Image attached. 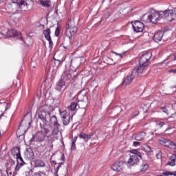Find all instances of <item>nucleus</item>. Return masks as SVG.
Listing matches in <instances>:
<instances>
[{"label": "nucleus", "mask_w": 176, "mask_h": 176, "mask_svg": "<svg viewBox=\"0 0 176 176\" xmlns=\"http://www.w3.org/2000/svg\"><path fill=\"white\" fill-rule=\"evenodd\" d=\"M89 169H90V165L87 164L85 166L84 171H85L86 173L87 174V173H89Z\"/></svg>", "instance_id": "72a5a7b5"}, {"label": "nucleus", "mask_w": 176, "mask_h": 176, "mask_svg": "<svg viewBox=\"0 0 176 176\" xmlns=\"http://www.w3.org/2000/svg\"><path fill=\"white\" fill-rule=\"evenodd\" d=\"M52 162V163L53 164H54L55 166L57 164V163H56V161H51Z\"/></svg>", "instance_id": "de8ad7c7"}, {"label": "nucleus", "mask_w": 176, "mask_h": 176, "mask_svg": "<svg viewBox=\"0 0 176 176\" xmlns=\"http://www.w3.org/2000/svg\"><path fill=\"white\" fill-rule=\"evenodd\" d=\"M151 57L152 53L151 52L143 54L139 60L140 65L148 67L149 65V60H151Z\"/></svg>", "instance_id": "0eeeda50"}, {"label": "nucleus", "mask_w": 176, "mask_h": 176, "mask_svg": "<svg viewBox=\"0 0 176 176\" xmlns=\"http://www.w3.org/2000/svg\"><path fill=\"white\" fill-rule=\"evenodd\" d=\"M176 164V154H173L170 157V161L167 162V166H175ZM163 175L168 176V175H174L176 176V171L173 173L170 172H164Z\"/></svg>", "instance_id": "1a4fd4ad"}, {"label": "nucleus", "mask_w": 176, "mask_h": 176, "mask_svg": "<svg viewBox=\"0 0 176 176\" xmlns=\"http://www.w3.org/2000/svg\"><path fill=\"white\" fill-rule=\"evenodd\" d=\"M20 126H21V125H19V128H18V130H17V131H16L17 134H19V133H20Z\"/></svg>", "instance_id": "a18cd8bd"}, {"label": "nucleus", "mask_w": 176, "mask_h": 176, "mask_svg": "<svg viewBox=\"0 0 176 176\" xmlns=\"http://www.w3.org/2000/svg\"><path fill=\"white\" fill-rule=\"evenodd\" d=\"M79 138H80L81 140H83L85 142H87L89 141V140L91 139V135L86 134V133L82 132L79 135Z\"/></svg>", "instance_id": "6ab92c4d"}, {"label": "nucleus", "mask_w": 176, "mask_h": 176, "mask_svg": "<svg viewBox=\"0 0 176 176\" xmlns=\"http://www.w3.org/2000/svg\"><path fill=\"white\" fill-rule=\"evenodd\" d=\"M146 135V133L144 132H140V133H138L135 136V140L136 141H142Z\"/></svg>", "instance_id": "393cba45"}, {"label": "nucleus", "mask_w": 176, "mask_h": 176, "mask_svg": "<svg viewBox=\"0 0 176 176\" xmlns=\"http://www.w3.org/2000/svg\"><path fill=\"white\" fill-rule=\"evenodd\" d=\"M55 36H60V28L57 27L55 30Z\"/></svg>", "instance_id": "473e14b6"}, {"label": "nucleus", "mask_w": 176, "mask_h": 176, "mask_svg": "<svg viewBox=\"0 0 176 176\" xmlns=\"http://www.w3.org/2000/svg\"><path fill=\"white\" fill-rule=\"evenodd\" d=\"M54 60H56V61H58L59 63H60V60H56V58H54Z\"/></svg>", "instance_id": "603ef678"}, {"label": "nucleus", "mask_w": 176, "mask_h": 176, "mask_svg": "<svg viewBox=\"0 0 176 176\" xmlns=\"http://www.w3.org/2000/svg\"><path fill=\"white\" fill-rule=\"evenodd\" d=\"M49 148H53V143L52 142H49Z\"/></svg>", "instance_id": "c03bdc74"}, {"label": "nucleus", "mask_w": 176, "mask_h": 176, "mask_svg": "<svg viewBox=\"0 0 176 176\" xmlns=\"http://www.w3.org/2000/svg\"><path fill=\"white\" fill-rule=\"evenodd\" d=\"M77 107H78V102H73L70 104V105H69L67 107V108H68L69 111H75V109H76Z\"/></svg>", "instance_id": "bb28decb"}, {"label": "nucleus", "mask_w": 176, "mask_h": 176, "mask_svg": "<svg viewBox=\"0 0 176 176\" xmlns=\"http://www.w3.org/2000/svg\"><path fill=\"white\" fill-rule=\"evenodd\" d=\"M65 86V81L62 78L57 82L56 83V88L58 90H60L62 87Z\"/></svg>", "instance_id": "5701e85b"}, {"label": "nucleus", "mask_w": 176, "mask_h": 176, "mask_svg": "<svg viewBox=\"0 0 176 176\" xmlns=\"http://www.w3.org/2000/svg\"><path fill=\"white\" fill-rule=\"evenodd\" d=\"M164 124H167V120L166 119H160L155 121V125L157 127L162 129L164 126Z\"/></svg>", "instance_id": "aec40b11"}, {"label": "nucleus", "mask_w": 176, "mask_h": 176, "mask_svg": "<svg viewBox=\"0 0 176 176\" xmlns=\"http://www.w3.org/2000/svg\"><path fill=\"white\" fill-rule=\"evenodd\" d=\"M60 115L62 118L63 126H68L71 123V115L67 110L60 111Z\"/></svg>", "instance_id": "6e6552de"}, {"label": "nucleus", "mask_w": 176, "mask_h": 176, "mask_svg": "<svg viewBox=\"0 0 176 176\" xmlns=\"http://www.w3.org/2000/svg\"><path fill=\"white\" fill-rule=\"evenodd\" d=\"M50 133V130L47 128H43L41 131L37 132L34 136L32 137L31 141H36V142H43L45 138L47 137V134Z\"/></svg>", "instance_id": "7ed1b4c3"}, {"label": "nucleus", "mask_w": 176, "mask_h": 176, "mask_svg": "<svg viewBox=\"0 0 176 176\" xmlns=\"http://www.w3.org/2000/svg\"><path fill=\"white\" fill-rule=\"evenodd\" d=\"M138 113H140V111H138V114L135 115V116H137L138 115Z\"/></svg>", "instance_id": "5fc2aeb1"}, {"label": "nucleus", "mask_w": 176, "mask_h": 176, "mask_svg": "<svg viewBox=\"0 0 176 176\" xmlns=\"http://www.w3.org/2000/svg\"><path fill=\"white\" fill-rule=\"evenodd\" d=\"M160 16L162 19H167V17H173L174 16V10H166L165 11H160Z\"/></svg>", "instance_id": "2eb2a0df"}, {"label": "nucleus", "mask_w": 176, "mask_h": 176, "mask_svg": "<svg viewBox=\"0 0 176 176\" xmlns=\"http://www.w3.org/2000/svg\"><path fill=\"white\" fill-rule=\"evenodd\" d=\"M76 140H78V136H76L72 139V142H76Z\"/></svg>", "instance_id": "79ce46f5"}, {"label": "nucleus", "mask_w": 176, "mask_h": 176, "mask_svg": "<svg viewBox=\"0 0 176 176\" xmlns=\"http://www.w3.org/2000/svg\"><path fill=\"white\" fill-rule=\"evenodd\" d=\"M141 146V142H133V146Z\"/></svg>", "instance_id": "e433bc0d"}, {"label": "nucleus", "mask_w": 176, "mask_h": 176, "mask_svg": "<svg viewBox=\"0 0 176 176\" xmlns=\"http://www.w3.org/2000/svg\"><path fill=\"white\" fill-rule=\"evenodd\" d=\"M0 137H1V132H0Z\"/></svg>", "instance_id": "13d9d810"}, {"label": "nucleus", "mask_w": 176, "mask_h": 176, "mask_svg": "<svg viewBox=\"0 0 176 176\" xmlns=\"http://www.w3.org/2000/svg\"><path fill=\"white\" fill-rule=\"evenodd\" d=\"M12 2L19 5V8H23V6H25V1L24 0H12Z\"/></svg>", "instance_id": "cd10ccee"}, {"label": "nucleus", "mask_w": 176, "mask_h": 176, "mask_svg": "<svg viewBox=\"0 0 176 176\" xmlns=\"http://www.w3.org/2000/svg\"><path fill=\"white\" fill-rule=\"evenodd\" d=\"M110 65H113V64H112V63H109Z\"/></svg>", "instance_id": "4d7b16f0"}, {"label": "nucleus", "mask_w": 176, "mask_h": 176, "mask_svg": "<svg viewBox=\"0 0 176 176\" xmlns=\"http://www.w3.org/2000/svg\"><path fill=\"white\" fill-rule=\"evenodd\" d=\"M132 26L135 32H142V31H144V23L140 21H135L134 22H132Z\"/></svg>", "instance_id": "ddd939ff"}, {"label": "nucleus", "mask_w": 176, "mask_h": 176, "mask_svg": "<svg viewBox=\"0 0 176 176\" xmlns=\"http://www.w3.org/2000/svg\"><path fill=\"white\" fill-rule=\"evenodd\" d=\"M28 125H29V126H31V122H28Z\"/></svg>", "instance_id": "8fccbe9b"}, {"label": "nucleus", "mask_w": 176, "mask_h": 176, "mask_svg": "<svg viewBox=\"0 0 176 176\" xmlns=\"http://www.w3.org/2000/svg\"><path fill=\"white\" fill-rule=\"evenodd\" d=\"M7 36H8V38H17L18 39H20V41L24 42V38H23L21 32H17V30L13 29L7 32Z\"/></svg>", "instance_id": "f8f14e48"}, {"label": "nucleus", "mask_w": 176, "mask_h": 176, "mask_svg": "<svg viewBox=\"0 0 176 176\" xmlns=\"http://www.w3.org/2000/svg\"><path fill=\"white\" fill-rule=\"evenodd\" d=\"M135 78V75L133 74V72L131 75H128L123 80L122 85H130L133 82V80Z\"/></svg>", "instance_id": "a211bd4d"}, {"label": "nucleus", "mask_w": 176, "mask_h": 176, "mask_svg": "<svg viewBox=\"0 0 176 176\" xmlns=\"http://www.w3.org/2000/svg\"><path fill=\"white\" fill-rule=\"evenodd\" d=\"M163 35H164V31H158L153 36V41L155 42H160L162 39H163Z\"/></svg>", "instance_id": "f3484780"}, {"label": "nucleus", "mask_w": 176, "mask_h": 176, "mask_svg": "<svg viewBox=\"0 0 176 176\" xmlns=\"http://www.w3.org/2000/svg\"><path fill=\"white\" fill-rule=\"evenodd\" d=\"M124 167V162L123 161H118L116 162L111 166L112 170L113 171H122L123 170V168Z\"/></svg>", "instance_id": "4468645a"}, {"label": "nucleus", "mask_w": 176, "mask_h": 176, "mask_svg": "<svg viewBox=\"0 0 176 176\" xmlns=\"http://www.w3.org/2000/svg\"><path fill=\"white\" fill-rule=\"evenodd\" d=\"M40 4L45 8H50V1L49 0H40Z\"/></svg>", "instance_id": "c756f323"}, {"label": "nucleus", "mask_w": 176, "mask_h": 176, "mask_svg": "<svg viewBox=\"0 0 176 176\" xmlns=\"http://www.w3.org/2000/svg\"><path fill=\"white\" fill-rule=\"evenodd\" d=\"M53 111V107L49 104L41 106L38 109V118L43 122V126L46 125L47 117L50 116V112Z\"/></svg>", "instance_id": "f257e3e1"}, {"label": "nucleus", "mask_w": 176, "mask_h": 176, "mask_svg": "<svg viewBox=\"0 0 176 176\" xmlns=\"http://www.w3.org/2000/svg\"><path fill=\"white\" fill-rule=\"evenodd\" d=\"M72 78V75L68 71H65L61 76V78L65 82L66 80H69Z\"/></svg>", "instance_id": "412c9836"}, {"label": "nucleus", "mask_w": 176, "mask_h": 176, "mask_svg": "<svg viewBox=\"0 0 176 176\" xmlns=\"http://www.w3.org/2000/svg\"><path fill=\"white\" fill-rule=\"evenodd\" d=\"M113 53H114V54H116V56H117L119 58V60H121L122 58V54H118L115 52H113Z\"/></svg>", "instance_id": "c9c22d12"}, {"label": "nucleus", "mask_w": 176, "mask_h": 176, "mask_svg": "<svg viewBox=\"0 0 176 176\" xmlns=\"http://www.w3.org/2000/svg\"><path fill=\"white\" fill-rule=\"evenodd\" d=\"M0 39H2L3 38H5V34L0 33Z\"/></svg>", "instance_id": "37998d69"}, {"label": "nucleus", "mask_w": 176, "mask_h": 176, "mask_svg": "<svg viewBox=\"0 0 176 176\" xmlns=\"http://www.w3.org/2000/svg\"><path fill=\"white\" fill-rule=\"evenodd\" d=\"M23 122H24V120H23L21 121V124L23 123Z\"/></svg>", "instance_id": "6e6d98bb"}, {"label": "nucleus", "mask_w": 176, "mask_h": 176, "mask_svg": "<svg viewBox=\"0 0 176 176\" xmlns=\"http://www.w3.org/2000/svg\"><path fill=\"white\" fill-rule=\"evenodd\" d=\"M149 168V165L147 163H143L140 166V171L144 172L146 171Z\"/></svg>", "instance_id": "7c9ffc66"}, {"label": "nucleus", "mask_w": 176, "mask_h": 176, "mask_svg": "<svg viewBox=\"0 0 176 176\" xmlns=\"http://www.w3.org/2000/svg\"><path fill=\"white\" fill-rule=\"evenodd\" d=\"M25 164V163L24 162V160H23V158H19V160H17V164L15 167V170L19 171L20 168L24 166Z\"/></svg>", "instance_id": "4be33fe9"}, {"label": "nucleus", "mask_w": 176, "mask_h": 176, "mask_svg": "<svg viewBox=\"0 0 176 176\" xmlns=\"http://www.w3.org/2000/svg\"><path fill=\"white\" fill-rule=\"evenodd\" d=\"M47 41H48L50 46H53V41H52V37L50 38H47Z\"/></svg>", "instance_id": "4c0bfd02"}, {"label": "nucleus", "mask_w": 176, "mask_h": 176, "mask_svg": "<svg viewBox=\"0 0 176 176\" xmlns=\"http://www.w3.org/2000/svg\"><path fill=\"white\" fill-rule=\"evenodd\" d=\"M67 37L71 39L73 35L78 32V28L75 26V23L69 20L66 25Z\"/></svg>", "instance_id": "39448f33"}, {"label": "nucleus", "mask_w": 176, "mask_h": 176, "mask_svg": "<svg viewBox=\"0 0 176 176\" xmlns=\"http://www.w3.org/2000/svg\"><path fill=\"white\" fill-rule=\"evenodd\" d=\"M50 28H47L45 30L43 31V35L45 38V39H50V38H52L50 36Z\"/></svg>", "instance_id": "c85d7f7f"}, {"label": "nucleus", "mask_w": 176, "mask_h": 176, "mask_svg": "<svg viewBox=\"0 0 176 176\" xmlns=\"http://www.w3.org/2000/svg\"><path fill=\"white\" fill-rule=\"evenodd\" d=\"M21 41H22V44H23V43H25V41H24V40H23H23H21Z\"/></svg>", "instance_id": "3c124183"}, {"label": "nucleus", "mask_w": 176, "mask_h": 176, "mask_svg": "<svg viewBox=\"0 0 176 176\" xmlns=\"http://www.w3.org/2000/svg\"><path fill=\"white\" fill-rule=\"evenodd\" d=\"M168 72H169V73H171V72H172V73H173V74H176V69H170V70L168 71Z\"/></svg>", "instance_id": "a19ab883"}, {"label": "nucleus", "mask_w": 176, "mask_h": 176, "mask_svg": "<svg viewBox=\"0 0 176 176\" xmlns=\"http://www.w3.org/2000/svg\"><path fill=\"white\" fill-rule=\"evenodd\" d=\"M147 148H148V152H152V149L151 148V146H148Z\"/></svg>", "instance_id": "49530a36"}, {"label": "nucleus", "mask_w": 176, "mask_h": 176, "mask_svg": "<svg viewBox=\"0 0 176 176\" xmlns=\"http://www.w3.org/2000/svg\"><path fill=\"white\" fill-rule=\"evenodd\" d=\"M12 155H13L14 157H15L17 160H20L21 157V153H20V147L15 146L11 151Z\"/></svg>", "instance_id": "dca6fc26"}, {"label": "nucleus", "mask_w": 176, "mask_h": 176, "mask_svg": "<svg viewBox=\"0 0 176 176\" xmlns=\"http://www.w3.org/2000/svg\"><path fill=\"white\" fill-rule=\"evenodd\" d=\"M64 164V163L63 162H60V163H58V166L56 167L55 166V168H56V173H58V170H60V168Z\"/></svg>", "instance_id": "2f4dec72"}, {"label": "nucleus", "mask_w": 176, "mask_h": 176, "mask_svg": "<svg viewBox=\"0 0 176 176\" xmlns=\"http://www.w3.org/2000/svg\"><path fill=\"white\" fill-rule=\"evenodd\" d=\"M162 112H164V113H167L168 112V110H167V109H166V107H162L161 108Z\"/></svg>", "instance_id": "58836bf2"}, {"label": "nucleus", "mask_w": 176, "mask_h": 176, "mask_svg": "<svg viewBox=\"0 0 176 176\" xmlns=\"http://www.w3.org/2000/svg\"><path fill=\"white\" fill-rule=\"evenodd\" d=\"M49 126L52 130L51 135H58V133H60V126L61 125L58 123V120L56 116L50 117Z\"/></svg>", "instance_id": "f03ea898"}, {"label": "nucleus", "mask_w": 176, "mask_h": 176, "mask_svg": "<svg viewBox=\"0 0 176 176\" xmlns=\"http://www.w3.org/2000/svg\"><path fill=\"white\" fill-rule=\"evenodd\" d=\"M25 156H27L28 159H34V151L32 148H28L25 153Z\"/></svg>", "instance_id": "a878e982"}, {"label": "nucleus", "mask_w": 176, "mask_h": 176, "mask_svg": "<svg viewBox=\"0 0 176 176\" xmlns=\"http://www.w3.org/2000/svg\"><path fill=\"white\" fill-rule=\"evenodd\" d=\"M159 142L160 144H161V145H164L167 148L175 149V152H176V144L173 142V141L162 138L161 139H159Z\"/></svg>", "instance_id": "9b49d317"}, {"label": "nucleus", "mask_w": 176, "mask_h": 176, "mask_svg": "<svg viewBox=\"0 0 176 176\" xmlns=\"http://www.w3.org/2000/svg\"><path fill=\"white\" fill-rule=\"evenodd\" d=\"M74 64H75V60L72 59L70 61V67H74Z\"/></svg>", "instance_id": "ea45409f"}, {"label": "nucleus", "mask_w": 176, "mask_h": 176, "mask_svg": "<svg viewBox=\"0 0 176 176\" xmlns=\"http://www.w3.org/2000/svg\"><path fill=\"white\" fill-rule=\"evenodd\" d=\"M148 19L146 21V23H153V24H156L157 21L162 20L160 16V12L159 11H151L148 15Z\"/></svg>", "instance_id": "423d86ee"}, {"label": "nucleus", "mask_w": 176, "mask_h": 176, "mask_svg": "<svg viewBox=\"0 0 176 176\" xmlns=\"http://www.w3.org/2000/svg\"><path fill=\"white\" fill-rule=\"evenodd\" d=\"M1 171H2V168L0 166V173H1Z\"/></svg>", "instance_id": "864d4df0"}, {"label": "nucleus", "mask_w": 176, "mask_h": 176, "mask_svg": "<svg viewBox=\"0 0 176 176\" xmlns=\"http://www.w3.org/2000/svg\"><path fill=\"white\" fill-rule=\"evenodd\" d=\"M175 60H176V52L174 54Z\"/></svg>", "instance_id": "09e8293b"}, {"label": "nucleus", "mask_w": 176, "mask_h": 176, "mask_svg": "<svg viewBox=\"0 0 176 176\" xmlns=\"http://www.w3.org/2000/svg\"><path fill=\"white\" fill-rule=\"evenodd\" d=\"M147 69L148 66H145L144 65H139L132 71L133 75H135V76H141L142 74H144V72L146 71Z\"/></svg>", "instance_id": "9d476101"}, {"label": "nucleus", "mask_w": 176, "mask_h": 176, "mask_svg": "<svg viewBox=\"0 0 176 176\" xmlns=\"http://www.w3.org/2000/svg\"><path fill=\"white\" fill-rule=\"evenodd\" d=\"M35 167H45V162L42 160L37 159L34 161Z\"/></svg>", "instance_id": "b1692460"}, {"label": "nucleus", "mask_w": 176, "mask_h": 176, "mask_svg": "<svg viewBox=\"0 0 176 176\" xmlns=\"http://www.w3.org/2000/svg\"><path fill=\"white\" fill-rule=\"evenodd\" d=\"M131 153H133L132 155L130 156L127 164L128 166H134L135 164H138L140 162V158L142 157V154L138 151V150H131Z\"/></svg>", "instance_id": "20e7f679"}, {"label": "nucleus", "mask_w": 176, "mask_h": 176, "mask_svg": "<svg viewBox=\"0 0 176 176\" xmlns=\"http://www.w3.org/2000/svg\"><path fill=\"white\" fill-rule=\"evenodd\" d=\"M75 142H72V150L75 151L76 149V145L75 144Z\"/></svg>", "instance_id": "f704fd0d"}]
</instances>
